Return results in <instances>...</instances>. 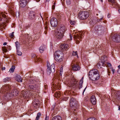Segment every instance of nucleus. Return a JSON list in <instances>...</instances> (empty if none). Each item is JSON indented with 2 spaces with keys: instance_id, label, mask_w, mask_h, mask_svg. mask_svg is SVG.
Returning a JSON list of instances; mask_svg holds the SVG:
<instances>
[{
  "instance_id": "obj_1",
  "label": "nucleus",
  "mask_w": 120,
  "mask_h": 120,
  "mask_svg": "<svg viewBox=\"0 0 120 120\" xmlns=\"http://www.w3.org/2000/svg\"><path fill=\"white\" fill-rule=\"evenodd\" d=\"M2 89H4L5 90V92L6 93L7 96H9L11 97L13 96H15L18 94L19 92L16 89L13 90L11 92V93L9 92L10 91V90H11V87L10 86L8 85H4L2 86Z\"/></svg>"
},
{
  "instance_id": "obj_2",
  "label": "nucleus",
  "mask_w": 120,
  "mask_h": 120,
  "mask_svg": "<svg viewBox=\"0 0 120 120\" xmlns=\"http://www.w3.org/2000/svg\"><path fill=\"white\" fill-rule=\"evenodd\" d=\"M89 77L93 80H97L99 78V73L98 70L94 69L90 71L89 72Z\"/></svg>"
},
{
  "instance_id": "obj_3",
  "label": "nucleus",
  "mask_w": 120,
  "mask_h": 120,
  "mask_svg": "<svg viewBox=\"0 0 120 120\" xmlns=\"http://www.w3.org/2000/svg\"><path fill=\"white\" fill-rule=\"evenodd\" d=\"M54 58L56 61L60 62L63 60V53L60 50H58L55 52Z\"/></svg>"
},
{
  "instance_id": "obj_4",
  "label": "nucleus",
  "mask_w": 120,
  "mask_h": 120,
  "mask_svg": "<svg viewBox=\"0 0 120 120\" xmlns=\"http://www.w3.org/2000/svg\"><path fill=\"white\" fill-rule=\"evenodd\" d=\"M70 105L72 108L77 109L79 105L78 102L73 98H71L70 100Z\"/></svg>"
},
{
  "instance_id": "obj_5",
  "label": "nucleus",
  "mask_w": 120,
  "mask_h": 120,
  "mask_svg": "<svg viewBox=\"0 0 120 120\" xmlns=\"http://www.w3.org/2000/svg\"><path fill=\"white\" fill-rule=\"evenodd\" d=\"M89 15V13L85 11H82L80 12L79 15V19L83 20L87 18Z\"/></svg>"
},
{
  "instance_id": "obj_6",
  "label": "nucleus",
  "mask_w": 120,
  "mask_h": 120,
  "mask_svg": "<svg viewBox=\"0 0 120 120\" xmlns=\"http://www.w3.org/2000/svg\"><path fill=\"white\" fill-rule=\"evenodd\" d=\"M8 18L7 17H6V15L3 12L0 13V21H3L2 23H3L4 25V23L5 24L6 22L7 23L9 22V21L8 20Z\"/></svg>"
},
{
  "instance_id": "obj_7",
  "label": "nucleus",
  "mask_w": 120,
  "mask_h": 120,
  "mask_svg": "<svg viewBox=\"0 0 120 120\" xmlns=\"http://www.w3.org/2000/svg\"><path fill=\"white\" fill-rule=\"evenodd\" d=\"M108 0L111 3L112 5L113 8H119V9L118 10V11L120 13V7H119V4L116 1L114 0Z\"/></svg>"
},
{
  "instance_id": "obj_8",
  "label": "nucleus",
  "mask_w": 120,
  "mask_h": 120,
  "mask_svg": "<svg viewBox=\"0 0 120 120\" xmlns=\"http://www.w3.org/2000/svg\"><path fill=\"white\" fill-rule=\"evenodd\" d=\"M112 40L114 42H120V36L119 34H115L112 37Z\"/></svg>"
},
{
  "instance_id": "obj_9",
  "label": "nucleus",
  "mask_w": 120,
  "mask_h": 120,
  "mask_svg": "<svg viewBox=\"0 0 120 120\" xmlns=\"http://www.w3.org/2000/svg\"><path fill=\"white\" fill-rule=\"evenodd\" d=\"M36 13L34 12L31 11L29 14V18L31 20H32L33 22H35Z\"/></svg>"
},
{
  "instance_id": "obj_10",
  "label": "nucleus",
  "mask_w": 120,
  "mask_h": 120,
  "mask_svg": "<svg viewBox=\"0 0 120 120\" xmlns=\"http://www.w3.org/2000/svg\"><path fill=\"white\" fill-rule=\"evenodd\" d=\"M29 0H20L19 2V6L21 7L24 8L25 7L26 4L28 3Z\"/></svg>"
},
{
  "instance_id": "obj_11",
  "label": "nucleus",
  "mask_w": 120,
  "mask_h": 120,
  "mask_svg": "<svg viewBox=\"0 0 120 120\" xmlns=\"http://www.w3.org/2000/svg\"><path fill=\"white\" fill-rule=\"evenodd\" d=\"M50 23L52 26L54 27H56L57 24V19L55 18H52L50 20Z\"/></svg>"
},
{
  "instance_id": "obj_12",
  "label": "nucleus",
  "mask_w": 120,
  "mask_h": 120,
  "mask_svg": "<svg viewBox=\"0 0 120 120\" xmlns=\"http://www.w3.org/2000/svg\"><path fill=\"white\" fill-rule=\"evenodd\" d=\"M66 30V28L64 26L61 25L58 26L57 30L64 34Z\"/></svg>"
},
{
  "instance_id": "obj_13",
  "label": "nucleus",
  "mask_w": 120,
  "mask_h": 120,
  "mask_svg": "<svg viewBox=\"0 0 120 120\" xmlns=\"http://www.w3.org/2000/svg\"><path fill=\"white\" fill-rule=\"evenodd\" d=\"M55 37L57 39H61L62 38L64 34L57 30L55 33Z\"/></svg>"
},
{
  "instance_id": "obj_14",
  "label": "nucleus",
  "mask_w": 120,
  "mask_h": 120,
  "mask_svg": "<svg viewBox=\"0 0 120 120\" xmlns=\"http://www.w3.org/2000/svg\"><path fill=\"white\" fill-rule=\"evenodd\" d=\"M78 81L75 78H73L70 84V86L73 87L77 86L78 84L77 83Z\"/></svg>"
},
{
  "instance_id": "obj_15",
  "label": "nucleus",
  "mask_w": 120,
  "mask_h": 120,
  "mask_svg": "<svg viewBox=\"0 0 120 120\" xmlns=\"http://www.w3.org/2000/svg\"><path fill=\"white\" fill-rule=\"evenodd\" d=\"M74 38L75 39H76V42L77 44H78L79 43V41L81 40L80 39H81L82 37L81 35H79L77 34V35H74Z\"/></svg>"
},
{
  "instance_id": "obj_16",
  "label": "nucleus",
  "mask_w": 120,
  "mask_h": 120,
  "mask_svg": "<svg viewBox=\"0 0 120 120\" xmlns=\"http://www.w3.org/2000/svg\"><path fill=\"white\" fill-rule=\"evenodd\" d=\"M106 60H102L101 62H99L98 63L97 65V66L98 67V68H101L103 66H104L106 64L105 63V62Z\"/></svg>"
},
{
  "instance_id": "obj_17",
  "label": "nucleus",
  "mask_w": 120,
  "mask_h": 120,
  "mask_svg": "<svg viewBox=\"0 0 120 120\" xmlns=\"http://www.w3.org/2000/svg\"><path fill=\"white\" fill-rule=\"evenodd\" d=\"M32 57L34 58V60L35 62H38L41 61L42 59L39 58L37 57V56L35 54H32Z\"/></svg>"
},
{
  "instance_id": "obj_18",
  "label": "nucleus",
  "mask_w": 120,
  "mask_h": 120,
  "mask_svg": "<svg viewBox=\"0 0 120 120\" xmlns=\"http://www.w3.org/2000/svg\"><path fill=\"white\" fill-rule=\"evenodd\" d=\"M98 33L100 35L102 34L103 30V27L101 26H98L97 29Z\"/></svg>"
},
{
  "instance_id": "obj_19",
  "label": "nucleus",
  "mask_w": 120,
  "mask_h": 120,
  "mask_svg": "<svg viewBox=\"0 0 120 120\" xmlns=\"http://www.w3.org/2000/svg\"><path fill=\"white\" fill-rule=\"evenodd\" d=\"M72 68L74 71H78L80 69V66L77 64L73 65L72 66Z\"/></svg>"
},
{
  "instance_id": "obj_20",
  "label": "nucleus",
  "mask_w": 120,
  "mask_h": 120,
  "mask_svg": "<svg viewBox=\"0 0 120 120\" xmlns=\"http://www.w3.org/2000/svg\"><path fill=\"white\" fill-rule=\"evenodd\" d=\"M90 101L94 105H95L96 104V99L95 96L94 95H92L90 98Z\"/></svg>"
},
{
  "instance_id": "obj_21",
  "label": "nucleus",
  "mask_w": 120,
  "mask_h": 120,
  "mask_svg": "<svg viewBox=\"0 0 120 120\" xmlns=\"http://www.w3.org/2000/svg\"><path fill=\"white\" fill-rule=\"evenodd\" d=\"M60 47L62 50H67L68 49V45L66 44H63L60 45Z\"/></svg>"
},
{
  "instance_id": "obj_22",
  "label": "nucleus",
  "mask_w": 120,
  "mask_h": 120,
  "mask_svg": "<svg viewBox=\"0 0 120 120\" xmlns=\"http://www.w3.org/2000/svg\"><path fill=\"white\" fill-rule=\"evenodd\" d=\"M47 74L49 75L51 73V72L52 73V70H51L50 68L49 67V66H50V64L48 62H47Z\"/></svg>"
},
{
  "instance_id": "obj_23",
  "label": "nucleus",
  "mask_w": 120,
  "mask_h": 120,
  "mask_svg": "<svg viewBox=\"0 0 120 120\" xmlns=\"http://www.w3.org/2000/svg\"><path fill=\"white\" fill-rule=\"evenodd\" d=\"M52 120H62V118L60 116H54Z\"/></svg>"
},
{
  "instance_id": "obj_24",
  "label": "nucleus",
  "mask_w": 120,
  "mask_h": 120,
  "mask_svg": "<svg viewBox=\"0 0 120 120\" xmlns=\"http://www.w3.org/2000/svg\"><path fill=\"white\" fill-rule=\"evenodd\" d=\"M45 46L44 45L41 46L39 48V51L41 53H42L45 50Z\"/></svg>"
},
{
  "instance_id": "obj_25",
  "label": "nucleus",
  "mask_w": 120,
  "mask_h": 120,
  "mask_svg": "<svg viewBox=\"0 0 120 120\" xmlns=\"http://www.w3.org/2000/svg\"><path fill=\"white\" fill-rule=\"evenodd\" d=\"M35 101H34L33 102V105L35 107L36 106H37L38 104V100L37 99H35Z\"/></svg>"
},
{
  "instance_id": "obj_26",
  "label": "nucleus",
  "mask_w": 120,
  "mask_h": 120,
  "mask_svg": "<svg viewBox=\"0 0 120 120\" xmlns=\"http://www.w3.org/2000/svg\"><path fill=\"white\" fill-rule=\"evenodd\" d=\"M35 101H34L33 102V105L35 107L36 106H37L38 104V100L37 99H35Z\"/></svg>"
},
{
  "instance_id": "obj_27",
  "label": "nucleus",
  "mask_w": 120,
  "mask_h": 120,
  "mask_svg": "<svg viewBox=\"0 0 120 120\" xmlns=\"http://www.w3.org/2000/svg\"><path fill=\"white\" fill-rule=\"evenodd\" d=\"M49 67L51 70H52V73H54L55 71L54 64H52L51 66H49Z\"/></svg>"
},
{
  "instance_id": "obj_28",
  "label": "nucleus",
  "mask_w": 120,
  "mask_h": 120,
  "mask_svg": "<svg viewBox=\"0 0 120 120\" xmlns=\"http://www.w3.org/2000/svg\"><path fill=\"white\" fill-rule=\"evenodd\" d=\"M16 80L18 82H22V79L21 77L19 75H18L15 78Z\"/></svg>"
},
{
  "instance_id": "obj_29",
  "label": "nucleus",
  "mask_w": 120,
  "mask_h": 120,
  "mask_svg": "<svg viewBox=\"0 0 120 120\" xmlns=\"http://www.w3.org/2000/svg\"><path fill=\"white\" fill-rule=\"evenodd\" d=\"M28 93V92H27V91L25 92L23 91L22 92V94L24 98H25L27 97V96H27L28 95H27Z\"/></svg>"
},
{
  "instance_id": "obj_30",
  "label": "nucleus",
  "mask_w": 120,
  "mask_h": 120,
  "mask_svg": "<svg viewBox=\"0 0 120 120\" xmlns=\"http://www.w3.org/2000/svg\"><path fill=\"white\" fill-rule=\"evenodd\" d=\"M48 24L47 23H46L45 26V31H44V33L45 34H47V30H48Z\"/></svg>"
},
{
  "instance_id": "obj_31",
  "label": "nucleus",
  "mask_w": 120,
  "mask_h": 120,
  "mask_svg": "<svg viewBox=\"0 0 120 120\" xmlns=\"http://www.w3.org/2000/svg\"><path fill=\"white\" fill-rule=\"evenodd\" d=\"M16 49H18L19 47V42L17 41L15 43Z\"/></svg>"
},
{
  "instance_id": "obj_32",
  "label": "nucleus",
  "mask_w": 120,
  "mask_h": 120,
  "mask_svg": "<svg viewBox=\"0 0 120 120\" xmlns=\"http://www.w3.org/2000/svg\"><path fill=\"white\" fill-rule=\"evenodd\" d=\"M15 69V67L14 66H12L11 68L10 69L9 72L10 73H12L14 72V69Z\"/></svg>"
},
{
  "instance_id": "obj_33",
  "label": "nucleus",
  "mask_w": 120,
  "mask_h": 120,
  "mask_svg": "<svg viewBox=\"0 0 120 120\" xmlns=\"http://www.w3.org/2000/svg\"><path fill=\"white\" fill-rule=\"evenodd\" d=\"M11 79L10 77H7L4 79V82H6L10 81Z\"/></svg>"
},
{
  "instance_id": "obj_34",
  "label": "nucleus",
  "mask_w": 120,
  "mask_h": 120,
  "mask_svg": "<svg viewBox=\"0 0 120 120\" xmlns=\"http://www.w3.org/2000/svg\"><path fill=\"white\" fill-rule=\"evenodd\" d=\"M41 116V114L40 112H38L37 114V116L36 117V120H39V118Z\"/></svg>"
},
{
  "instance_id": "obj_35",
  "label": "nucleus",
  "mask_w": 120,
  "mask_h": 120,
  "mask_svg": "<svg viewBox=\"0 0 120 120\" xmlns=\"http://www.w3.org/2000/svg\"><path fill=\"white\" fill-rule=\"evenodd\" d=\"M29 88L32 90H35V86L34 85H30Z\"/></svg>"
},
{
  "instance_id": "obj_36",
  "label": "nucleus",
  "mask_w": 120,
  "mask_h": 120,
  "mask_svg": "<svg viewBox=\"0 0 120 120\" xmlns=\"http://www.w3.org/2000/svg\"><path fill=\"white\" fill-rule=\"evenodd\" d=\"M17 54L19 56H21L22 54V53L21 52L19 51L18 49H17Z\"/></svg>"
},
{
  "instance_id": "obj_37",
  "label": "nucleus",
  "mask_w": 120,
  "mask_h": 120,
  "mask_svg": "<svg viewBox=\"0 0 120 120\" xmlns=\"http://www.w3.org/2000/svg\"><path fill=\"white\" fill-rule=\"evenodd\" d=\"M71 3L70 0H66V4L68 5H70Z\"/></svg>"
},
{
  "instance_id": "obj_38",
  "label": "nucleus",
  "mask_w": 120,
  "mask_h": 120,
  "mask_svg": "<svg viewBox=\"0 0 120 120\" xmlns=\"http://www.w3.org/2000/svg\"><path fill=\"white\" fill-rule=\"evenodd\" d=\"M2 49L3 51L4 52H7V50L5 46H4L2 48Z\"/></svg>"
},
{
  "instance_id": "obj_39",
  "label": "nucleus",
  "mask_w": 120,
  "mask_h": 120,
  "mask_svg": "<svg viewBox=\"0 0 120 120\" xmlns=\"http://www.w3.org/2000/svg\"><path fill=\"white\" fill-rule=\"evenodd\" d=\"M35 90H38L40 89V86L39 85H35Z\"/></svg>"
},
{
  "instance_id": "obj_40",
  "label": "nucleus",
  "mask_w": 120,
  "mask_h": 120,
  "mask_svg": "<svg viewBox=\"0 0 120 120\" xmlns=\"http://www.w3.org/2000/svg\"><path fill=\"white\" fill-rule=\"evenodd\" d=\"M72 55L73 56H75L76 55H77V56H78L77 55V51H75V52H74V51H73V52L72 54Z\"/></svg>"
},
{
  "instance_id": "obj_41",
  "label": "nucleus",
  "mask_w": 120,
  "mask_h": 120,
  "mask_svg": "<svg viewBox=\"0 0 120 120\" xmlns=\"http://www.w3.org/2000/svg\"><path fill=\"white\" fill-rule=\"evenodd\" d=\"M87 120H97V119L94 117H91L88 118Z\"/></svg>"
},
{
  "instance_id": "obj_42",
  "label": "nucleus",
  "mask_w": 120,
  "mask_h": 120,
  "mask_svg": "<svg viewBox=\"0 0 120 120\" xmlns=\"http://www.w3.org/2000/svg\"><path fill=\"white\" fill-rule=\"evenodd\" d=\"M118 69L117 70V72L120 74V65L118 66Z\"/></svg>"
},
{
  "instance_id": "obj_43",
  "label": "nucleus",
  "mask_w": 120,
  "mask_h": 120,
  "mask_svg": "<svg viewBox=\"0 0 120 120\" xmlns=\"http://www.w3.org/2000/svg\"><path fill=\"white\" fill-rule=\"evenodd\" d=\"M70 23L71 25H74L75 24V22L74 21L71 20Z\"/></svg>"
},
{
  "instance_id": "obj_44",
  "label": "nucleus",
  "mask_w": 120,
  "mask_h": 120,
  "mask_svg": "<svg viewBox=\"0 0 120 120\" xmlns=\"http://www.w3.org/2000/svg\"><path fill=\"white\" fill-rule=\"evenodd\" d=\"M82 83H79V89L81 88H82Z\"/></svg>"
},
{
  "instance_id": "obj_45",
  "label": "nucleus",
  "mask_w": 120,
  "mask_h": 120,
  "mask_svg": "<svg viewBox=\"0 0 120 120\" xmlns=\"http://www.w3.org/2000/svg\"><path fill=\"white\" fill-rule=\"evenodd\" d=\"M14 32H13L11 34L10 36L11 38H13L14 37Z\"/></svg>"
},
{
  "instance_id": "obj_46",
  "label": "nucleus",
  "mask_w": 120,
  "mask_h": 120,
  "mask_svg": "<svg viewBox=\"0 0 120 120\" xmlns=\"http://www.w3.org/2000/svg\"><path fill=\"white\" fill-rule=\"evenodd\" d=\"M83 77H82L81 79L80 80V83H82L83 84Z\"/></svg>"
},
{
  "instance_id": "obj_47",
  "label": "nucleus",
  "mask_w": 120,
  "mask_h": 120,
  "mask_svg": "<svg viewBox=\"0 0 120 120\" xmlns=\"http://www.w3.org/2000/svg\"><path fill=\"white\" fill-rule=\"evenodd\" d=\"M107 65H108V67H110V68L112 67V66L111 64L110 63H107Z\"/></svg>"
},
{
  "instance_id": "obj_48",
  "label": "nucleus",
  "mask_w": 120,
  "mask_h": 120,
  "mask_svg": "<svg viewBox=\"0 0 120 120\" xmlns=\"http://www.w3.org/2000/svg\"><path fill=\"white\" fill-rule=\"evenodd\" d=\"M11 47L10 46H8V45L7 46V49H8L9 50H11Z\"/></svg>"
},
{
  "instance_id": "obj_49",
  "label": "nucleus",
  "mask_w": 120,
  "mask_h": 120,
  "mask_svg": "<svg viewBox=\"0 0 120 120\" xmlns=\"http://www.w3.org/2000/svg\"><path fill=\"white\" fill-rule=\"evenodd\" d=\"M70 38H69L68 39V40H69V41H70V40H72V35H71V34H70Z\"/></svg>"
},
{
  "instance_id": "obj_50",
  "label": "nucleus",
  "mask_w": 120,
  "mask_h": 120,
  "mask_svg": "<svg viewBox=\"0 0 120 120\" xmlns=\"http://www.w3.org/2000/svg\"><path fill=\"white\" fill-rule=\"evenodd\" d=\"M29 37L28 35V34H26L25 36V38H27V39H28V37Z\"/></svg>"
},
{
  "instance_id": "obj_51",
  "label": "nucleus",
  "mask_w": 120,
  "mask_h": 120,
  "mask_svg": "<svg viewBox=\"0 0 120 120\" xmlns=\"http://www.w3.org/2000/svg\"><path fill=\"white\" fill-rule=\"evenodd\" d=\"M55 5H52V9H54L55 8Z\"/></svg>"
},
{
  "instance_id": "obj_52",
  "label": "nucleus",
  "mask_w": 120,
  "mask_h": 120,
  "mask_svg": "<svg viewBox=\"0 0 120 120\" xmlns=\"http://www.w3.org/2000/svg\"><path fill=\"white\" fill-rule=\"evenodd\" d=\"M115 71V69H112V72L113 74H114Z\"/></svg>"
},
{
  "instance_id": "obj_53",
  "label": "nucleus",
  "mask_w": 120,
  "mask_h": 120,
  "mask_svg": "<svg viewBox=\"0 0 120 120\" xmlns=\"http://www.w3.org/2000/svg\"><path fill=\"white\" fill-rule=\"evenodd\" d=\"M44 87L45 89H46V88L47 87V85H45L44 86Z\"/></svg>"
},
{
  "instance_id": "obj_54",
  "label": "nucleus",
  "mask_w": 120,
  "mask_h": 120,
  "mask_svg": "<svg viewBox=\"0 0 120 120\" xmlns=\"http://www.w3.org/2000/svg\"><path fill=\"white\" fill-rule=\"evenodd\" d=\"M110 15L109 14V13L107 15V17L108 18H109L110 17Z\"/></svg>"
},
{
  "instance_id": "obj_55",
  "label": "nucleus",
  "mask_w": 120,
  "mask_h": 120,
  "mask_svg": "<svg viewBox=\"0 0 120 120\" xmlns=\"http://www.w3.org/2000/svg\"><path fill=\"white\" fill-rule=\"evenodd\" d=\"M49 117H47L46 116L45 118V120H48Z\"/></svg>"
},
{
  "instance_id": "obj_56",
  "label": "nucleus",
  "mask_w": 120,
  "mask_h": 120,
  "mask_svg": "<svg viewBox=\"0 0 120 120\" xmlns=\"http://www.w3.org/2000/svg\"><path fill=\"white\" fill-rule=\"evenodd\" d=\"M102 18H101L100 19H98V22H99V21H100L101 20H102Z\"/></svg>"
},
{
  "instance_id": "obj_57",
  "label": "nucleus",
  "mask_w": 120,
  "mask_h": 120,
  "mask_svg": "<svg viewBox=\"0 0 120 120\" xmlns=\"http://www.w3.org/2000/svg\"><path fill=\"white\" fill-rule=\"evenodd\" d=\"M5 67H2V70H5Z\"/></svg>"
},
{
  "instance_id": "obj_58",
  "label": "nucleus",
  "mask_w": 120,
  "mask_h": 120,
  "mask_svg": "<svg viewBox=\"0 0 120 120\" xmlns=\"http://www.w3.org/2000/svg\"><path fill=\"white\" fill-rule=\"evenodd\" d=\"M7 43L5 42L3 43V45H6L7 44Z\"/></svg>"
},
{
  "instance_id": "obj_59",
  "label": "nucleus",
  "mask_w": 120,
  "mask_h": 120,
  "mask_svg": "<svg viewBox=\"0 0 120 120\" xmlns=\"http://www.w3.org/2000/svg\"><path fill=\"white\" fill-rule=\"evenodd\" d=\"M74 118H75V119H74V120H77V117H74Z\"/></svg>"
},
{
  "instance_id": "obj_60",
  "label": "nucleus",
  "mask_w": 120,
  "mask_h": 120,
  "mask_svg": "<svg viewBox=\"0 0 120 120\" xmlns=\"http://www.w3.org/2000/svg\"><path fill=\"white\" fill-rule=\"evenodd\" d=\"M76 109H75L74 110V114L75 113V111H76Z\"/></svg>"
},
{
  "instance_id": "obj_61",
  "label": "nucleus",
  "mask_w": 120,
  "mask_h": 120,
  "mask_svg": "<svg viewBox=\"0 0 120 120\" xmlns=\"http://www.w3.org/2000/svg\"><path fill=\"white\" fill-rule=\"evenodd\" d=\"M118 110L120 111V106L118 107Z\"/></svg>"
},
{
  "instance_id": "obj_62",
  "label": "nucleus",
  "mask_w": 120,
  "mask_h": 120,
  "mask_svg": "<svg viewBox=\"0 0 120 120\" xmlns=\"http://www.w3.org/2000/svg\"><path fill=\"white\" fill-rule=\"evenodd\" d=\"M37 2H39L40 1V0H35Z\"/></svg>"
},
{
  "instance_id": "obj_63",
  "label": "nucleus",
  "mask_w": 120,
  "mask_h": 120,
  "mask_svg": "<svg viewBox=\"0 0 120 120\" xmlns=\"http://www.w3.org/2000/svg\"><path fill=\"white\" fill-rule=\"evenodd\" d=\"M86 87L84 89V90L83 91V93L85 91V90H86Z\"/></svg>"
},
{
  "instance_id": "obj_64",
  "label": "nucleus",
  "mask_w": 120,
  "mask_h": 120,
  "mask_svg": "<svg viewBox=\"0 0 120 120\" xmlns=\"http://www.w3.org/2000/svg\"><path fill=\"white\" fill-rule=\"evenodd\" d=\"M55 4H56V3L55 2H54V3H53V5H55Z\"/></svg>"
}]
</instances>
